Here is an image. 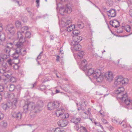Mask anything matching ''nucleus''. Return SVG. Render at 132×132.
Wrapping results in <instances>:
<instances>
[{
  "label": "nucleus",
  "mask_w": 132,
  "mask_h": 132,
  "mask_svg": "<svg viewBox=\"0 0 132 132\" xmlns=\"http://www.w3.org/2000/svg\"><path fill=\"white\" fill-rule=\"evenodd\" d=\"M14 1L15 3H17L19 6H21L22 4V0H14Z\"/></svg>",
  "instance_id": "nucleus-34"
},
{
  "label": "nucleus",
  "mask_w": 132,
  "mask_h": 132,
  "mask_svg": "<svg viewBox=\"0 0 132 132\" xmlns=\"http://www.w3.org/2000/svg\"><path fill=\"white\" fill-rule=\"evenodd\" d=\"M41 106L39 105H35L34 103L32 102H29L25 104L23 107V111L25 113H27L29 111L34 110V112H36L37 110Z\"/></svg>",
  "instance_id": "nucleus-5"
},
{
  "label": "nucleus",
  "mask_w": 132,
  "mask_h": 132,
  "mask_svg": "<svg viewBox=\"0 0 132 132\" xmlns=\"http://www.w3.org/2000/svg\"><path fill=\"white\" fill-rule=\"evenodd\" d=\"M82 39V37L79 36H73V40L75 43H78L81 41Z\"/></svg>",
  "instance_id": "nucleus-18"
},
{
  "label": "nucleus",
  "mask_w": 132,
  "mask_h": 132,
  "mask_svg": "<svg viewBox=\"0 0 132 132\" xmlns=\"http://www.w3.org/2000/svg\"><path fill=\"white\" fill-rule=\"evenodd\" d=\"M3 75L5 77V78L3 79L5 85H5L4 86L7 88L8 87L7 84L8 82V71L5 70Z\"/></svg>",
  "instance_id": "nucleus-9"
},
{
  "label": "nucleus",
  "mask_w": 132,
  "mask_h": 132,
  "mask_svg": "<svg viewBox=\"0 0 132 132\" xmlns=\"http://www.w3.org/2000/svg\"><path fill=\"white\" fill-rule=\"evenodd\" d=\"M59 102L57 101H55L52 102H49L48 105V109L51 110L55 108H56L59 106Z\"/></svg>",
  "instance_id": "nucleus-8"
},
{
  "label": "nucleus",
  "mask_w": 132,
  "mask_h": 132,
  "mask_svg": "<svg viewBox=\"0 0 132 132\" xmlns=\"http://www.w3.org/2000/svg\"><path fill=\"white\" fill-rule=\"evenodd\" d=\"M4 96L6 98L8 97V93L7 92H5L4 93Z\"/></svg>",
  "instance_id": "nucleus-48"
},
{
  "label": "nucleus",
  "mask_w": 132,
  "mask_h": 132,
  "mask_svg": "<svg viewBox=\"0 0 132 132\" xmlns=\"http://www.w3.org/2000/svg\"><path fill=\"white\" fill-rule=\"evenodd\" d=\"M110 25L112 27L117 28L119 26V22L116 19L113 20L112 22L111 21L110 22Z\"/></svg>",
  "instance_id": "nucleus-14"
},
{
  "label": "nucleus",
  "mask_w": 132,
  "mask_h": 132,
  "mask_svg": "<svg viewBox=\"0 0 132 132\" xmlns=\"http://www.w3.org/2000/svg\"><path fill=\"white\" fill-rule=\"evenodd\" d=\"M4 117V115L0 112V120H2Z\"/></svg>",
  "instance_id": "nucleus-47"
},
{
  "label": "nucleus",
  "mask_w": 132,
  "mask_h": 132,
  "mask_svg": "<svg viewBox=\"0 0 132 132\" xmlns=\"http://www.w3.org/2000/svg\"><path fill=\"white\" fill-rule=\"evenodd\" d=\"M129 14L132 17V9H131L129 10Z\"/></svg>",
  "instance_id": "nucleus-58"
},
{
  "label": "nucleus",
  "mask_w": 132,
  "mask_h": 132,
  "mask_svg": "<svg viewBox=\"0 0 132 132\" xmlns=\"http://www.w3.org/2000/svg\"><path fill=\"white\" fill-rule=\"evenodd\" d=\"M125 30L127 32H130L131 30V27L129 25H127L125 27Z\"/></svg>",
  "instance_id": "nucleus-41"
},
{
  "label": "nucleus",
  "mask_w": 132,
  "mask_h": 132,
  "mask_svg": "<svg viewBox=\"0 0 132 132\" xmlns=\"http://www.w3.org/2000/svg\"><path fill=\"white\" fill-rule=\"evenodd\" d=\"M31 33L29 31H27L25 33V38H30L31 37Z\"/></svg>",
  "instance_id": "nucleus-33"
},
{
  "label": "nucleus",
  "mask_w": 132,
  "mask_h": 132,
  "mask_svg": "<svg viewBox=\"0 0 132 132\" xmlns=\"http://www.w3.org/2000/svg\"><path fill=\"white\" fill-rule=\"evenodd\" d=\"M9 79L10 81V82H16L17 80V79L15 77L11 76H9Z\"/></svg>",
  "instance_id": "nucleus-26"
},
{
  "label": "nucleus",
  "mask_w": 132,
  "mask_h": 132,
  "mask_svg": "<svg viewBox=\"0 0 132 132\" xmlns=\"http://www.w3.org/2000/svg\"><path fill=\"white\" fill-rule=\"evenodd\" d=\"M94 123L95 124V125L98 126H100V125H101V124L100 122H95Z\"/></svg>",
  "instance_id": "nucleus-52"
},
{
  "label": "nucleus",
  "mask_w": 132,
  "mask_h": 132,
  "mask_svg": "<svg viewBox=\"0 0 132 132\" xmlns=\"http://www.w3.org/2000/svg\"><path fill=\"white\" fill-rule=\"evenodd\" d=\"M72 33L74 35V36H78L80 32L78 30H73Z\"/></svg>",
  "instance_id": "nucleus-37"
},
{
  "label": "nucleus",
  "mask_w": 132,
  "mask_h": 132,
  "mask_svg": "<svg viewBox=\"0 0 132 132\" xmlns=\"http://www.w3.org/2000/svg\"><path fill=\"white\" fill-rule=\"evenodd\" d=\"M87 75L92 79L98 82H101L105 77L104 73H101V71L98 70H94L90 68L88 70Z\"/></svg>",
  "instance_id": "nucleus-2"
},
{
  "label": "nucleus",
  "mask_w": 132,
  "mask_h": 132,
  "mask_svg": "<svg viewBox=\"0 0 132 132\" xmlns=\"http://www.w3.org/2000/svg\"><path fill=\"white\" fill-rule=\"evenodd\" d=\"M122 123H123V125H122V126H123L124 128L126 127H127V125H126V124L125 123H123L124 122H122Z\"/></svg>",
  "instance_id": "nucleus-60"
},
{
  "label": "nucleus",
  "mask_w": 132,
  "mask_h": 132,
  "mask_svg": "<svg viewBox=\"0 0 132 132\" xmlns=\"http://www.w3.org/2000/svg\"><path fill=\"white\" fill-rule=\"evenodd\" d=\"M68 124L67 121L64 120H60L57 122V124L58 125L61 127H62L66 126Z\"/></svg>",
  "instance_id": "nucleus-13"
},
{
  "label": "nucleus",
  "mask_w": 132,
  "mask_h": 132,
  "mask_svg": "<svg viewBox=\"0 0 132 132\" xmlns=\"http://www.w3.org/2000/svg\"><path fill=\"white\" fill-rule=\"evenodd\" d=\"M81 120V119L80 118L73 117L72 118L71 121L72 122L75 123V124H77L79 123Z\"/></svg>",
  "instance_id": "nucleus-17"
},
{
  "label": "nucleus",
  "mask_w": 132,
  "mask_h": 132,
  "mask_svg": "<svg viewBox=\"0 0 132 132\" xmlns=\"http://www.w3.org/2000/svg\"><path fill=\"white\" fill-rule=\"evenodd\" d=\"M69 117V115L67 113H63L61 116H60L61 118H62L63 119H64L68 118Z\"/></svg>",
  "instance_id": "nucleus-29"
},
{
  "label": "nucleus",
  "mask_w": 132,
  "mask_h": 132,
  "mask_svg": "<svg viewBox=\"0 0 132 132\" xmlns=\"http://www.w3.org/2000/svg\"><path fill=\"white\" fill-rule=\"evenodd\" d=\"M35 114H32L31 115V118H32V119L34 118L35 117Z\"/></svg>",
  "instance_id": "nucleus-64"
},
{
  "label": "nucleus",
  "mask_w": 132,
  "mask_h": 132,
  "mask_svg": "<svg viewBox=\"0 0 132 132\" xmlns=\"http://www.w3.org/2000/svg\"><path fill=\"white\" fill-rule=\"evenodd\" d=\"M1 106L4 110H6L8 107L7 103H2V104Z\"/></svg>",
  "instance_id": "nucleus-35"
},
{
  "label": "nucleus",
  "mask_w": 132,
  "mask_h": 132,
  "mask_svg": "<svg viewBox=\"0 0 132 132\" xmlns=\"http://www.w3.org/2000/svg\"><path fill=\"white\" fill-rule=\"evenodd\" d=\"M43 53V52H41L40 54L38 55L37 57V59H40L41 58V55H40V54L42 53Z\"/></svg>",
  "instance_id": "nucleus-55"
},
{
  "label": "nucleus",
  "mask_w": 132,
  "mask_h": 132,
  "mask_svg": "<svg viewBox=\"0 0 132 132\" xmlns=\"http://www.w3.org/2000/svg\"><path fill=\"white\" fill-rule=\"evenodd\" d=\"M91 110V109L89 108H88L87 110V111L88 112V116H90L91 115V114L90 113Z\"/></svg>",
  "instance_id": "nucleus-45"
},
{
  "label": "nucleus",
  "mask_w": 132,
  "mask_h": 132,
  "mask_svg": "<svg viewBox=\"0 0 132 132\" xmlns=\"http://www.w3.org/2000/svg\"><path fill=\"white\" fill-rule=\"evenodd\" d=\"M116 10L114 9H111L109 11L106 12L108 16L114 17L116 15Z\"/></svg>",
  "instance_id": "nucleus-10"
},
{
  "label": "nucleus",
  "mask_w": 132,
  "mask_h": 132,
  "mask_svg": "<svg viewBox=\"0 0 132 132\" xmlns=\"http://www.w3.org/2000/svg\"><path fill=\"white\" fill-rule=\"evenodd\" d=\"M28 29V28L27 26H24L21 28L20 31H22L23 32L26 33V32H25Z\"/></svg>",
  "instance_id": "nucleus-31"
},
{
  "label": "nucleus",
  "mask_w": 132,
  "mask_h": 132,
  "mask_svg": "<svg viewBox=\"0 0 132 132\" xmlns=\"http://www.w3.org/2000/svg\"><path fill=\"white\" fill-rule=\"evenodd\" d=\"M77 25L79 28H82L84 26V24L82 22L78 23Z\"/></svg>",
  "instance_id": "nucleus-42"
},
{
  "label": "nucleus",
  "mask_w": 132,
  "mask_h": 132,
  "mask_svg": "<svg viewBox=\"0 0 132 132\" xmlns=\"http://www.w3.org/2000/svg\"><path fill=\"white\" fill-rule=\"evenodd\" d=\"M22 21L24 22H26L27 21V18L26 17H25L24 18H22Z\"/></svg>",
  "instance_id": "nucleus-49"
},
{
  "label": "nucleus",
  "mask_w": 132,
  "mask_h": 132,
  "mask_svg": "<svg viewBox=\"0 0 132 132\" xmlns=\"http://www.w3.org/2000/svg\"><path fill=\"white\" fill-rule=\"evenodd\" d=\"M54 132H64L63 129H61L59 128H57L55 129L54 131Z\"/></svg>",
  "instance_id": "nucleus-40"
},
{
  "label": "nucleus",
  "mask_w": 132,
  "mask_h": 132,
  "mask_svg": "<svg viewBox=\"0 0 132 132\" xmlns=\"http://www.w3.org/2000/svg\"><path fill=\"white\" fill-rule=\"evenodd\" d=\"M119 119H113V122L116 123L118 124H121L122 123V122H123V121L122 122H121L120 123V122L119 121Z\"/></svg>",
  "instance_id": "nucleus-43"
},
{
  "label": "nucleus",
  "mask_w": 132,
  "mask_h": 132,
  "mask_svg": "<svg viewBox=\"0 0 132 132\" xmlns=\"http://www.w3.org/2000/svg\"><path fill=\"white\" fill-rule=\"evenodd\" d=\"M19 75L20 74L21 75V76H23L24 74H23V72L22 71H19Z\"/></svg>",
  "instance_id": "nucleus-50"
},
{
  "label": "nucleus",
  "mask_w": 132,
  "mask_h": 132,
  "mask_svg": "<svg viewBox=\"0 0 132 132\" xmlns=\"http://www.w3.org/2000/svg\"><path fill=\"white\" fill-rule=\"evenodd\" d=\"M7 125V123H6L5 122H4L3 124V126L4 127H5Z\"/></svg>",
  "instance_id": "nucleus-63"
},
{
  "label": "nucleus",
  "mask_w": 132,
  "mask_h": 132,
  "mask_svg": "<svg viewBox=\"0 0 132 132\" xmlns=\"http://www.w3.org/2000/svg\"><path fill=\"white\" fill-rule=\"evenodd\" d=\"M39 0H36V2L37 4V6H39Z\"/></svg>",
  "instance_id": "nucleus-57"
},
{
  "label": "nucleus",
  "mask_w": 132,
  "mask_h": 132,
  "mask_svg": "<svg viewBox=\"0 0 132 132\" xmlns=\"http://www.w3.org/2000/svg\"><path fill=\"white\" fill-rule=\"evenodd\" d=\"M87 64V62L85 59H83L81 60V62L80 64L81 68L84 69L85 70L86 68Z\"/></svg>",
  "instance_id": "nucleus-19"
},
{
  "label": "nucleus",
  "mask_w": 132,
  "mask_h": 132,
  "mask_svg": "<svg viewBox=\"0 0 132 132\" xmlns=\"http://www.w3.org/2000/svg\"><path fill=\"white\" fill-rule=\"evenodd\" d=\"M36 85V83H35L34 84H32V87H31L32 88H33Z\"/></svg>",
  "instance_id": "nucleus-62"
},
{
  "label": "nucleus",
  "mask_w": 132,
  "mask_h": 132,
  "mask_svg": "<svg viewBox=\"0 0 132 132\" xmlns=\"http://www.w3.org/2000/svg\"><path fill=\"white\" fill-rule=\"evenodd\" d=\"M59 58H60V57H59V56L57 55L56 56V60L57 61H59Z\"/></svg>",
  "instance_id": "nucleus-61"
},
{
  "label": "nucleus",
  "mask_w": 132,
  "mask_h": 132,
  "mask_svg": "<svg viewBox=\"0 0 132 132\" xmlns=\"http://www.w3.org/2000/svg\"><path fill=\"white\" fill-rule=\"evenodd\" d=\"M99 112L100 113V114L101 115L102 117H104L105 116V114L104 112H102L101 110Z\"/></svg>",
  "instance_id": "nucleus-46"
},
{
  "label": "nucleus",
  "mask_w": 132,
  "mask_h": 132,
  "mask_svg": "<svg viewBox=\"0 0 132 132\" xmlns=\"http://www.w3.org/2000/svg\"><path fill=\"white\" fill-rule=\"evenodd\" d=\"M115 80L114 85L116 86H120L126 84L128 83V81L127 78H123L121 76L117 77Z\"/></svg>",
  "instance_id": "nucleus-7"
},
{
  "label": "nucleus",
  "mask_w": 132,
  "mask_h": 132,
  "mask_svg": "<svg viewBox=\"0 0 132 132\" xmlns=\"http://www.w3.org/2000/svg\"><path fill=\"white\" fill-rule=\"evenodd\" d=\"M14 88L15 86L14 85H10L9 88V91L11 92L12 91L14 90Z\"/></svg>",
  "instance_id": "nucleus-39"
},
{
  "label": "nucleus",
  "mask_w": 132,
  "mask_h": 132,
  "mask_svg": "<svg viewBox=\"0 0 132 132\" xmlns=\"http://www.w3.org/2000/svg\"><path fill=\"white\" fill-rule=\"evenodd\" d=\"M120 29V31L119 30H117L118 32L120 33H122V32H123V30L122 28H121Z\"/></svg>",
  "instance_id": "nucleus-56"
},
{
  "label": "nucleus",
  "mask_w": 132,
  "mask_h": 132,
  "mask_svg": "<svg viewBox=\"0 0 132 132\" xmlns=\"http://www.w3.org/2000/svg\"><path fill=\"white\" fill-rule=\"evenodd\" d=\"M77 130H78L79 129L80 132H88V131L87 130L86 128L82 126L81 125L80 128L78 127V126H77Z\"/></svg>",
  "instance_id": "nucleus-20"
},
{
  "label": "nucleus",
  "mask_w": 132,
  "mask_h": 132,
  "mask_svg": "<svg viewBox=\"0 0 132 132\" xmlns=\"http://www.w3.org/2000/svg\"><path fill=\"white\" fill-rule=\"evenodd\" d=\"M15 24L16 27L17 28H18L21 26L20 22L18 20L16 21Z\"/></svg>",
  "instance_id": "nucleus-38"
},
{
  "label": "nucleus",
  "mask_w": 132,
  "mask_h": 132,
  "mask_svg": "<svg viewBox=\"0 0 132 132\" xmlns=\"http://www.w3.org/2000/svg\"><path fill=\"white\" fill-rule=\"evenodd\" d=\"M71 21L69 20L65 22L62 21L60 23L61 24L62 26L64 29L65 30L68 32H70L75 29V25L74 24H71Z\"/></svg>",
  "instance_id": "nucleus-6"
},
{
  "label": "nucleus",
  "mask_w": 132,
  "mask_h": 132,
  "mask_svg": "<svg viewBox=\"0 0 132 132\" xmlns=\"http://www.w3.org/2000/svg\"><path fill=\"white\" fill-rule=\"evenodd\" d=\"M59 13L62 15H63L64 13H66L65 9L63 7H61L59 9Z\"/></svg>",
  "instance_id": "nucleus-27"
},
{
  "label": "nucleus",
  "mask_w": 132,
  "mask_h": 132,
  "mask_svg": "<svg viewBox=\"0 0 132 132\" xmlns=\"http://www.w3.org/2000/svg\"><path fill=\"white\" fill-rule=\"evenodd\" d=\"M66 13H68V14L72 12V9L70 6L68 5L66 6V8L65 9Z\"/></svg>",
  "instance_id": "nucleus-30"
},
{
  "label": "nucleus",
  "mask_w": 132,
  "mask_h": 132,
  "mask_svg": "<svg viewBox=\"0 0 132 132\" xmlns=\"http://www.w3.org/2000/svg\"><path fill=\"white\" fill-rule=\"evenodd\" d=\"M76 104L77 106L78 107V110H82V111H84V108L83 107L82 104L81 103H76Z\"/></svg>",
  "instance_id": "nucleus-28"
},
{
  "label": "nucleus",
  "mask_w": 132,
  "mask_h": 132,
  "mask_svg": "<svg viewBox=\"0 0 132 132\" xmlns=\"http://www.w3.org/2000/svg\"><path fill=\"white\" fill-rule=\"evenodd\" d=\"M65 112V110L63 108H59L56 110V114L58 117H59Z\"/></svg>",
  "instance_id": "nucleus-16"
},
{
  "label": "nucleus",
  "mask_w": 132,
  "mask_h": 132,
  "mask_svg": "<svg viewBox=\"0 0 132 132\" xmlns=\"http://www.w3.org/2000/svg\"><path fill=\"white\" fill-rule=\"evenodd\" d=\"M18 101L16 98L13 99L12 102H11L12 109H14L16 108V104Z\"/></svg>",
  "instance_id": "nucleus-21"
},
{
  "label": "nucleus",
  "mask_w": 132,
  "mask_h": 132,
  "mask_svg": "<svg viewBox=\"0 0 132 132\" xmlns=\"http://www.w3.org/2000/svg\"><path fill=\"white\" fill-rule=\"evenodd\" d=\"M81 46L78 43H76L74 45V48L76 51H79L81 50Z\"/></svg>",
  "instance_id": "nucleus-23"
},
{
  "label": "nucleus",
  "mask_w": 132,
  "mask_h": 132,
  "mask_svg": "<svg viewBox=\"0 0 132 132\" xmlns=\"http://www.w3.org/2000/svg\"><path fill=\"white\" fill-rule=\"evenodd\" d=\"M26 53V52H21L20 54H18L15 51V53L13 54V59L11 60L9 59V65L12 66L15 70L18 69L19 68V66L17 64L19 63V60L17 59V58L19 55H24Z\"/></svg>",
  "instance_id": "nucleus-4"
},
{
  "label": "nucleus",
  "mask_w": 132,
  "mask_h": 132,
  "mask_svg": "<svg viewBox=\"0 0 132 132\" xmlns=\"http://www.w3.org/2000/svg\"><path fill=\"white\" fill-rule=\"evenodd\" d=\"M84 53L83 51H81L79 52L77 55V57L78 59H81L83 57Z\"/></svg>",
  "instance_id": "nucleus-25"
},
{
  "label": "nucleus",
  "mask_w": 132,
  "mask_h": 132,
  "mask_svg": "<svg viewBox=\"0 0 132 132\" xmlns=\"http://www.w3.org/2000/svg\"><path fill=\"white\" fill-rule=\"evenodd\" d=\"M3 30V28L2 26V24H0V33Z\"/></svg>",
  "instance_id": "nucleus-59"
},
{
  "label": "nucleus",
  "mask_w": 132,
  "mask_h": 132,
  "mask_svg": "<svg viewBox=\"0 0 132 132\" xmlns=\"http://www.w3.org/2000/svg\"><path fill=\"white\" fill-rule=\"evenodd\" d=\"M11 115L13 117L19 120L20 119L22 116V114L20 112L16 113L15 112H12V113Z\"/></svg>",
  "instance_id": "nucleus-15"
},
{
  "label": "nucleus",
  "mask_w": 132,
  "mask_h": 132,
  "mask_svg": "<svg viewBox=\"0 0 132 132\" xmlns=\"http://www.w3.org/2000/svg\"><path fill=\"white\" fill-rule=\"evenodd\" d=\"M5 39V35L4 34L1 33L0 34V40L1 41L4 40Z\"/></svg>",
  "instance_id": "nucleus-32"
},
{
  "label": "nucleus",
  "mask_w": 132,
  "mask_h": 132,
  "mask_svg": "<svg viewBox=\"0 0 132 132\" xmlns=\"http://www.w3.org/2000/svg\"><path fill=\"white\" fill-rule=\"evenodd\" d=\"M5 70L4 69H0V73L1 74H3L4 72V71Z\"/></svg>",
  "instance_id": "nucleus-53"
},
{
  "label": "nucleus",
  "mask_w": 132,
  "mask_h": 132,
  "mask_svg": "<svg viewBox=\"0 0 132 132\" xmlns=\"http://www.w3.org/2000/svg\"><path fill=\"white\" fill-rule=\"evenodd\" d=\"M5 51H6V54H7V59H5L4 60H2V61H3V62H2L1 64H2V66L4 67L5 68V69H6V68L8 67L7 65V63H8V55L7 54V50L5 49Z\"/></svg>",
  "instance_id": "nucleus-12"
},
{
  "label": "nucleus",
  "mask_w": 132,
  "mask_h": 132,
  "mask_svg": "<svg viewBox=\"0 0 132 132\" xmlns=\"http://www.w3.org/2000/svg\"><path fill=\"white\" fill-rule=\"evenodd\" d=\"M7 54H4L3 56L2 55L0 56V67L2 66L1 63L2 60H4L5 59H7Z\"/></svg>",
  "instance_id": "nucleus-24"
},
{
  "label": "nucleus",
  "mask_w": 132,
  "mask_h": 132,
  "mask_svg": "<svg viewBox=\"0 0 132 132\" xmlns=\"http://www.w3.org/2000/svg\"><path fill=\"white\" fill-rule=\"evenodd\" d=\"M115 93L117 95V99L121 101L123 106L129 108L130 105V99L128 98L127 92L123 87L118 86Z\"/></svg>",
  "instance_id": "nucleus-1"
},
{
  "label": "nucleus",
  "mask_w": 132,
  "mask_h": 132,
  "mask_svg": "<svg viewBox=\"0 0 132 132\" xmlns=\"http://www.w3.org/2000/svg\"><path fill=\"white\" fill-rule=\"evenodd\" d=\"M4 89V87L2 85H0V92H2Z\"/></svg>",
  "instance_id": "nucleus-51"
},
{
  "label": "nucleus",
  "mask_w": 132,
  "mask_h": 132,
  "mask_svg": "<svg viewBox=\"0 0 132 132\" xmlns=\"http://www.w3.org/2000/svg\"><path fill=\"white\" fill-rule=\"evenodd\" d=\"M45 85L42 86H41L40 87V89L42 90H43L44 89L45 90Z\"/></svg>",
  "instance_id": "nucleus-54"
},
{
  "label": "nucleus",
  "mask_w": 132,
  "mask_h": 132,
  "mask_svg": "<svg viewBox=\"0 0 132 132\" xmlns=\"http://www.w3.org/2000/svg\"><path fill=\"white\" fill-rule=\"evenodd\" d=\"M106 4L108 5L111 6L113 4V2L112 0H107L106 1Z\"/></svg>",
  "instance_id": "nucleus-36"
},
{
  "label": "nucleus",
  "mask_w": 132,
  "mask_h": 132,
  "mask_svg": "<svg viewBox=\"0 0 132 132\" xmlns=\"http://www.w3.org/2000/svg\"><path fill=\"white\" fill-rule=\"evenodd\" d=\"M101 120L102 122L104 124H106L108 123V122H107L106 120L103 118H102L101 119Z\"/></svg>",
  "instance_id": "nucleus-44"
},
{
  "label": "nucleus",
  "mask_w": 132,
  "mask_h": 132,
  "mask_svg": "<svg viewBox=\"0 0 132 132\" xmlns=\"http://www.w3.org/2000/svg\"><path fill=\"white\" fill-rule=\"evenodd\" d=\"M105 77L106 75V80L109 82L111 81L113 79V75L112 72L111 71H109L107 73V75H105Z\"/></svg>",
  "instance_id": "nucleus-11"
},
{
  "label": "nucleus",
  "mask_w": 132,
  "mask_h": 132,
  "mask_svg": "<svg viewBox=\"0 0 132 132\" xmlns=\"http://www.w3.org/2000/svg\"><path fill=\"white\" fill-rule=\"evenodd\" d=\"M17 36L19 39V42L17 43L16 45V48L15 51L18 54H20L21 52H26V50L21 48V46L22 44L26 40L25 38V33L20 31H18L17 32Z\"/></svg>",
  "instance_id": "nucleus-3"
},
{
  "label": "nucleus",
  "mask_w": 132,
  "mask_h": 132,
  "mask_svg": "<svg viewBox=\"0 0 132 132\" xmlns=\"http://www.w3.org/2000/svg\"><path fill=\"white\" fill-rule=\"evenodd\" d=\"M9 31L11 35H13L15 33V28L12 25L9 26Z\"/></svg>",
  "instance_id": "nucleus-22"
}]
</instances>
